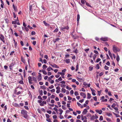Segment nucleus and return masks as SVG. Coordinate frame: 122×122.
Listing matches in <instances>:
<instances>
[{"mask_svg":"<svg viewBox=\"0 0 122 122\" xmlns=\"http://www.w3.org/2000/svg\"><path fill=\"white\" fill-rule=\"evenodd\" d=\"M21 113L23 115V117L25 118H27L28 115L27 112L25 110H22L21 111Z\"/></svg>","mask_w":122,"mask_h":122,"instance_id":"obj_1","label":"nucleus"},{"mask_svg":"<svg viewBox=\"0 0 122 122\" xmlns=\"http://www.w3.org/2000/svg\"><path fill=\"white\" fill-rule=\"evenodd\" d=\"M39 75L38 76V81H40L42 79L41 75L40 73H38Z\"/></svg>","mask_w":122,"mask_h":122,"instance_id":"obj_2","label":"nucleus"},{"mask_svg":"<svg viewBox=\"0 0 122 122\" xmlns=\"http://www.w3.org/2000/svg\"><path fill=\"white\" fill-rule=\"evenodd\" d=\"M50 65L53 68H59V67L55 64H54L53 65L50 64Z\"/></svg>","mask_w":122,"mask_h":122,"instance_id":"obj_3","label":"nucleus"},{"mask_svg":"<svg viewBox=\"0 0 122 122\" xmlns=\"http://www.w3.org/2000/svg\"><path fill=\"white\" fill-rule=\"evenodd\" d=\"M113 50L114 51H119V49H117V48L115 46H113Z\"/></svg>","mask_w":122,"mask_h":122,"instance_id":"obj_4","label":"nucleus"},{"mask_svg":"<svg viewBox=\"0 0 122 122\" xmlns=\"http://www.w3.org/2000/svg\"><path fill=\"white\" fill-rule=\"evenodd\" d=\"M69 27L68 26L62 27L61 28V30L63 31H65V29L66 30H68L69 29Z\"/></svg>","mask_w":122,"mask_h":122,"instance_id":"obj_5","label":"nucleus"},{"mask_svg":"<svg viewBox=\"0 0 122 122\" xmlns=\"http://www.w3.org/2000/svg\"><path fill=\"white\" fill-rule=\"evenodd\" d=\"M80 95L82 96L84 98H86V95L83 92H81L80 93Z\"/></svg>","mask_w":122,"mask_h":122,"instance_id":"obj_6","label":"nucleus"},{"mask_svg":"<svg viewBox=\"0 0 122 122\" xmlns=\"http://www.w3.org/2000/svg\"><path fill=\"white\" fill-rule=\"evenodd\" d=\"M100 40L103 41H106L108 40L107 38V37H102L100 38Z\"/></svg>","mask_w":122,"mask_h":122,"instance_id":"obj_7","label":"nucleus"},{"mask_svg":"<svg viewBox=\"0 0 122 122\" xmlns=\"http://www.w3.org/2000/svg\"><path fill=\"white\" fill-rule=\"evenodd\" d=\"M17 20L16 19L14 20V21H13L12 22V24H16V22L17 20L18 21H19L18 19V17H17Z\"/></svg>","mask_w":122,"mask_h":122,"instance_id":"obj_8","label":"nucleus"},{"mask_svg":"<svg viewBox=\"0 0 122 122\" xmlns=\"http://www.w3.org/2000/svg\"><path fill=\"white\" fill-rule=\"evenodd\" d=\"M87 112V110L86 109H85L83 110V111L82 112V114L84 115L86 114Z\"/></svg>","mask_w":122,"mask_h":122,"instance_id":"obj_9","label":"nucleus"},{"mask_svg":"<svg viewBox=\"0 0 122 122\" xmlns=\"http://www.w3.org/2000/svg\"><path fill=\"white\" fill-rule=\"evenodd\" d=\"M91 91L92 92V94L93 96H95L96 95V93H95V90L92 89L91 88Z\"/></svg>","mask_w":122,"mask_h":122,"instance_id":"obj_10","label":"nucleus"},{"mask_svg":"<svg viewBox=\"0 0 122 122\" xmlns=\"http://www.w3.org/2000/svg\"><path fill=\"white\" fill-rule=\"evenodd\" d=\"M58 110L59 112H60L59 113L61 115L63 112V111L61 108L59 109Z\"/></svg>","mask_w":122,"mask_h":122,"instance_id":"obj_11","label":"nucleus"},{"mask_svg":"<svg viewBox=\"0 0 122 122\" xmlns=\"http://www.w3.org/2000/svg\"><path fill=\"white\" fill-rule=\"evenodd\" d=\"M87 98L88 99H90L91 98V94L88 93H87Z\"/></svg>","mask_w":122,"mask_h":122,"instance_id":"obj_12","label":"nucleus"},{"mask_svg":"<svg viewBox=\"0 0 122 122\" xmlns=\"http://www.w3.org/2000/svg\"><path fill=\"white\" fill-rule=\"evenodd\" d=\"M66 62L67 63H69L70 62V60L69 59H67L65 60Z\"/></svg>","mask_w":122,"mask_h":122,"instance_id":"obj_13","label":"nucleus"},{"mask_svg":"<svg viewBox=\"0 0 122 122\" xmlns=\"http://www.w3.org/2000/svg\"><path fill=\"white\" fill-rule=\"evenodd\" d=\"M90 117V120H94V119H95V116L94 115L91 116Z\"/></svg>","mask_w":122,"mask_h":122,"instance_id":"obj_14","label":"nucleus"},{"mask_svg":"<svg viewBox=\"0 0 122 122\" xmlns=\"http://www.w3.org/2000/svg\"><path fill=\"white\" fill-rule=\"evenodd\" d=\"M80 18V15L79 14H78L77 15V21L78 22H79V21Z\"/></svg>","mask_w":122,"mask_h":122,"instance_id":"obj_15","label":"nucleus"},{"mask_svg":"<svg viewBox=\"0 0 122 122\" xmlns=\"http://www.w3.org/2000/svg\"><path fill=\"white\" fill-rule=\"evenodd\" d=\"M61 92L64 93L66 92V90L64 88H62L61 89Z\"/></svg>","mask_w":122,"mask_h":122,"instance_id":"obj_16","label":"nucleus"},{"mask_svg":"<svg viewBox=\"0 0 122 122\" xmlns=\"http://www.w3.org/2000/svg\"><path fill=\"white\" fill-rule=\"evenodd\" d=\"M60 38L58 37H57L55 39V41L54 42V43H55L57 41H58L60 40Z\"/></svg>","mask_w":122,"mask_h":122,"instance_id":"obj_17","label":"nucleus"},{"mask_svg":"<svg viewBox=\"0 0 122 122\" xmlns=\"http://www.w3.org/2000/svg\"><path fill=\"white\" fill-rule=\"evenodd\" d=\"M116 60L118 62L120 60V58L119 56L118 55L117 56L116 58Z\"/></svg>","mask_w":122,"mask_h":122,"instance_id":"obj_18","label":"nucleus"},{"mask_svg":"<svg viewBox=\"0 0 122 122\" xmlns=\"http://www.w3.org/2000/svg\"><path fill=\"white\" fill-rule=\"evenodd\" d=\"M108 52L109 54L110 57L111 58L112 57V53H111L110 51H108Z\"/></svg>","mask_w":122,"mask_h":122,"instance_id":"obj_19","label":"nucleus"},{"mask_svg":"<svg viewBox=\"0 0 122 122\" xmlns=\"http://www.w3.org/2000/svg\"><path fill=\"white\" fill-rule=\"evenodd\" d=\"M57 73L58 74H60L62 76V75H65V74L64 73H63L61 72H58Z\"/></svg>","mask_w":122,"mask_h":122,"instance_id":"obj_20","label":"nucleus"},{"mask_svg":"<svg viewBox=\"0 0 122 122\" xmlns=\"http://www.w3.org/2000/svg\"><path fill=\"white\" fill-rule=\"evenodd\" d=\"M14 105L15 106L18 107H20L19 105L16 103H15L14 104Z\"/></svg>","mask_w":122,"mask_h":122,"instance_id":"obj_21","label":"nucleus"},{"mask_svg":"<svg viewBox=\"0 0 122 122\" xmlns=\"http://www.w3.org/2000/svg\"><path fill=\"white\" fill-rule=\"evenodd\" d=\"M113 113L116 116V117H120V116L119 115L117 114L114 113V112H113Z\"/></svg>","mask_w":122,"mask_h":122,"instance_id":"obj_22","label":"nucleus"},{"mask_svg":"<svg viewBox=\"0 0 122 122\" xmlns=\"http://www.w3.org/2000/svg\"><path fill=\"white\" fill-rule=\"evenodd\" d=\"M96 68L97 69H99L100 66H99V64H97L96 65Z\"/></svg>","mask_w":122,"mask_h":122,"instance_id":"obj_23","label":"nucleus"},{"mask_svg":"<svg viewBox=\"0 0 122 122\" xmlns=\"http://www.w3.org/2000/svg\"><path fill=\"white\" fill-rule=\"evenodd\" d=\"M108 116V117H110V116H112V114L110 113H107L106 114Z\"/></svg>","mask_w":122,"mask_h":122,"instance_id":"obj_24","label":"nucleus"},{"mask_svg":"<svg viewBox=\"0 0 122 122\" xmlns=\"http://www.w3.org/2000/svg\"><path fill=\"white\" fill-rule=\"evenodd\" d=\"M28 79L29 81H32V80H31L32 78L31 76H29L28 77Z\"/></svg>","mask_w":122,"mask_h":122,"instance_id":"obj_25","label":"nucleus"},{"mask_svg":"<svg viewBox=\"0 0 122 122\" xmlns=\"http://www.w3.org/2000/svg\"><path fill=\"white\" fill-rule=\"evenodd\" d=\"M32 78H33V81H34L36 82H37V81L36 80V78L35 77L33 76Z\"/></svg>","mask_w":122,"mask_h":122,"instance_id":"obj_26","label":"nucleus"},{"mask_svg":"<svg viewBox=\"0 0 122 122\" xmlns=\"http://www.w3.org/2000/svg\"><path fill=\"white\" fill-rule=\"evenodd\" d=\"M41 88L42 89H46V87L44 85H43V86H41Z\"/></svg>","mask_w":122,"mask_h":122,"instance_id":"obj_27","label":"nucleus"},{"mask_svg":"<svg viewBox=\"0 0 122 122\" xmlns=\"http://www.w3.org/2000/svg\"><path fill=\"white\" fill-rule=\"evenodd\" d=\"M96 56H97V55L96 54H95L93 56V60L94 61L95 60Z\"/></svg>","mask_w":122,"mask_h":122,"instance_id":"obj_28","label":"nucleus"},{"mask_svg":"<svg viewBox=\"0 0 122 122\" xmlns=\"http://www.w3.org/2000/svg\"><path fill=\"white\" fill-rule=\"evenodd\" d=\"M109 67L106 65H105L104 66V68L106 70H107L109 69Z\"/></svg>","mask_w":122,"mask_h":122,"instance_id":"obj_29","label":"nucleus"},{"mask_svg":"<svg viewBox=\"0 0 122 122\" xmlns=\"http://www.w3.org/2000/svg\"><path fill=\"white\" fill-rule=\"evenodd\" d=\"M47 67V66L46 65L44 64L43 65L42 68L43 69H44L46 68Z\"/></svg>","mask_w":122,"mask_h":122,"instance_id":"obj_30","label":"nucleus"},{"mask_svg":"<svg viewBox=\"0 0 122 122\" xmlns=\"http://www.w3.org/2000/svg\"><path fill=\"white\" fill-rule=\"evenodd\" d=\"M66 85L65 84H61V86L62 87L64 88L65 87Z\"/></svg>","mask_w":122,"mask_h":122,"instance_id":"obj_31","label":"nucleus"},{"mask_svg":"<svg viewBox=\"0 0 122 122\" xmlns=\"http://www.w3.org/2000/svg\"><path fill=\"white\" fill-rule=\"evenodd\" d=\"M0 36L1 37V38L3 39L4 40L5 39V37L2 34H0Z\"/></svg>","mask_w":122,"mask_h":122,"instance_id":"obj_32","label":"nucleus"},{"mask_svg":"<svg viewBox=\"0 0 122 122\" xmlns=\"http://www.w3.org/2000/svg\"><path fill=\"white\" fill-rule=\"evenodd\" d=\"M42 72H43V74L45 75H46L47 74V73L45 71L42 70Z\"/></svg>","mask_w":122,"mask_h":122,"instance_id":"obj_33","label":"nucleus"},{"mask_svg":"<svg viewBox=\"0 0 122 122\" xmlns=\"http://www.w3.org/2000/svg\"><path fill=\"white\" fill-rule=\"evenodd\" d=\"M58 30V29L57 28H56L55 30H54L53 31V32H57Z\"/></svg>","mask_w":122,"mask_h":122,"instance_id":"obj_34","label":"nucleus"},{"mask_svg":"<svg viewBox=\"0 0 122 122\" xmlns=\"http://www.w3.org/2000/svg\"><path fill=\"white\" fill-rule=\"evenodd\" d=\"M46 121L48 122H51V120L49 118L46 119Z\"/></svg>","mask_w":122,"mask_h":122,"instance_id":"obj_35","label":"nucleus"},{"mask_svg":"<svg viewBox=\"0 0 122 122\" xmlns=\"http://www.w3.org/2000/svg\"><path fill=\"white\" fill-rule=\"evenodd\" d=\"M66 88L69 90H70L71 89V88L69 87L68 86H66Z\"/></svg>","mask_w":122,"mask_h":122,"instance_id":"obj_36","label":"nucleus"},{"mask_svg":"<svg viewBox=\"0 0 122 122\" xmlns=\"http://www.w3.org/2000/svg\"><path fill=\"white\" fill-rule=\"evenodd\" d=\"M39 93L40 95H43V91L42 90H41L39 92Z\"/></svg>","mask_w":122,"mask_h":122,"instance_id":"obj_37","label":"nucleus"},{"mask_svg":"<svg viewBox=\"0 0 122 122\" xmlns=\"http://www.w3.org/2000/svg\"><path fill=\"white\" fill-rule=\"evenodd\" d=\"M46 116L47 118H49L50 117V115L48 114H46Z\"/></svg>","mask_w":122,"mask_h":122,"instance_id":"obj_38","label":"nucleus"},{"mask_svg":"<svg viewBox=\"0 0 122 122\" xmlns=\"http://www.w3.org/2000/svg\"><path fill=\"white\" fill-rule=\"evenodd\" d=\"M81 2L82 4L83 5H85V2L84 0H81Z\"/></svg>","mask_w":122,"mask_h":122,"instance_id":"obj_39","label":"nucleus"},{"mask_svg":"<svg viewBox=\"0 0 122 122\" xmlns=\"http://www.w3.org/2000/svg\"><path fill=\"white\" fill-rule=\"evenodd\" d=\"M53 109L56 112H58V109L56 108V107H54L53 108Z\"/></svg>","mask_w":122,"mask_h":122,"instance_id":"obj_40","label":"nucleus"},{"mask_svg":"<svg viewBox=\"0 0 122 122\" xmlns=\"http://www.w3.org/2000/svg\"><path fill=\"white\" fill-rule=\"evenodd\" d=\"M85 2H86V5H87V6H88L90 7H91V5H89V4L88 3H87V2H86V1H85Z\"/></svg>","mask_w":122,"mask_h":122,"instance_id":"obj_41","label":"nucleus"},{"mask_svg":"<svg viewBox=\"0 0 122 122\" xmlns=\"http://www.w3.org/2000/svg\"><path fill=\"white\" fill-rule=\"evenodd\" d=\"M86 116L87 117L89 116L90 117H91V115L90 113H88L86 114Z\"/></svg>","mask_w":122,"mask_h":122,"instance_id":"obj_42","label":"nucleus"},{"mask_svg":"<svg viewBox=\"0 0 122 122\" xmlns=\"http://www.w3.org/2000/svg\"><path fill=\"white\" fill-rule=\"evenodd\" d=\"M56 96L54 95H52L51 96V98L53 99Z\"/></svg>","mask_w":122,"mask_h":122,"instance_id":"obj_43","label":"nucleus"},{"mask_svg":"<svg viewBox=\"0 0 122 122\" xmlns=\"http://www.w3.org/2000/svg\"><path fill=\"white\" fill-rule=\"evenodd\" d=\"M54 86L52 85H51V86H49V88L50 89H51L53 88H54Z\"/></svg>","mask_w":122,"mask_h":122,"instance_id":"obj_44","label":"nucleus"},{"mask_svg":"<svg viewBox=\"0 0 122 122\" xmlns=\"http://www.w3.org/2000/svg\"><path fill=\"white\" fill-rule=\"evenodd\" d=\"M103 120V117L102 116H100L99 118V120L100 121H102Z\"/></svg>","mask_w":122,"mask_h":122,"instance_id":"obj_45","label":"nucleus"},{"mask_svg":"<svg viewBox=\"0 0 122 122\" xmlns=\"http://www.w3.org/2000/svg\"><path fill=\"white\" fill-rule=\"evenodd\" d=\"M114 100V99H113L111 98H110V99L109 100V101L110 103H111L112 101Z\"/></svg>","mask_w":122,"mask_h":122,"instance_id":"obj_46","label":"nucleus"},{"mask_svg":"<svg viewBox=\"0 0 122 122\" xmlns=\"http://www.w3.org/2000/svg\"><path fill=\"white\" fill-rule=\"evenodd\" d=\"M59 96L61 97H63V95L61 93H60L59 94Z\"/></svg>","mask_w":122,"mask_h":122,"instance_id":"obj_47","label":"nucleus"},{"mask_svg":"<svg viewBox=\"0 0 122 122\" xmlns=\"http://www.w3.org/2000/svg\"><path fill=\"white\" fill-rule=\"evenodd\" d=\"M19 83L21 84H24L23 82V81L22 80H20V81L19 82Z\"/></svg>","mask_w":122,"mask_h":122,"instance_id":"obj_48","label":"nucleus"},{"mask_svg":"<svg viewBox=\"0 0 122 122\" xmlns=\"http://www.w3.org/2000/svg\"><path fill=\"white\" fill-rule=\"evenodd\" d=\"M101 60V59L99 58H97L96 60V62H98L100 61Z\"/></svg>","mask_w":122,"mask_h":122,"instance_id":"obj_49","label":"nucleus"},{"mask_svg":"<svg viewBox=\"0 0 122 122\" xmlns=\"http://www.w3.org/2000/svg\"><path fill=\"white\" fill-rule=\"evenodd\" d=\"M115 106H116V104L115 103H114L112 105L111 107H112L114 108L115 107Z\"/></svg>","mask_w":122,"mask_h":122,"instance_id":"obj_50","label":"nucleus"},{"mask_svg":"<svg viewBox=\"0 0 122 122\" xmlns=\"http://www.w3.org/2000/svg\"><path fill=\"white\" fill-rule=\"evenodd\" d=\"M50 98L49 97L46 100V101L48 102H49L50 101Z\"/></svg>","mask_w":122,"mask_h":122,"instance_id":"obj_51","label":"nucleus"},{"mask_svg":"<svg viewBox=\"0 0 122 122\" xmlns=\"http://www.w3.org/2000/svg\"><path fill=\"white\" fill-rule=\"evenodd\" d=\"M75 95V96H77L79 95V94L77 92H75L74 93Z\"/></svg>","mask_w":122,"mask_h":122,"instance_id":"obj_52","label":"nucleus"},{"mask_svg":"<svg viewBox=\"0 0 122 122\" xmlns=\"http://www.w3.org/2000/svg\"><path fill=\"white\" fill-rule=\"evenodd\" d=\"M50 91L51 92H54L55 91V90L54 89H53L52 90H51Z\"/></svg>","mask_w":122,"mask_h":122,"instance_id":"obj_53","label":"nucleus"},{"mask_svg":"<svg viewBox=\"0 0 122 122\" xmlns=\"http://www.w3.org/2000/svg\"><path fill=\"white\" fill-rule=\"evenodd\" d=\"M78 80L80 82H81V80H82V78H77Z\"/></svg>","mask_w":122,"mask_h":122,"instance_id":"obj_54","label":"nucleus"},{"mask_svg":"<svg viewBox=\"0 0 122 122\" xmlns=\"http://www.w3.org/2000/svg\"><path fill=\"white\" fill-rule=\"evenodd\" d=\"M110 63L109 61H108L106 63V64L107 66H109L110 65Z\"/></svg>","mask_w":122,"mask_h":122,"instance_id":"obj_55","label":"nucleus"},{"mask_svg":"<svg viewBox=\"0 0 122 122\" xmlns=\"http://www.w3.org/2000/svg\"><path fill=\"white\" fill-rule=\"evenodd\" d=\"M68 99L69 100H71L72 99V98L69 96H68Z\"/></svg>","mask_w":122,"mask_h":122,"instance_id":"obj_56","label":"nucleus"},{"mask_svg":"<svg viewBox=\"0 0 122 122\" xmlns=\"http://www.w3.org/2000/svg\"><path fill=\"white\" fill-rule=\"evenodd\" d=\"M47 112L49 114H51V110H49L48 111H47Z\"/></svg>","mask_w":122,"mask_h":122,"instance_id":"obj_57","label":"nucleus"},{"mask_svg":"<svg viewBox=\"0 0 122 122\" xmlns=\"http://www.w3.org/2000/svg\"><path fill=\"white\" fill-rule=\"evenodd\" d=\"M103 72H101L99 74V75L100 76H102V75L103 74Z\"/></svg>","mask_w":122,"mask_h":122,"instance_id":"obj_58","label":"nucleus"},{"mask_svg":"<svg viewBox=\"0 0 122 122\" xmlns=\"http://www.w3.org/2000/svg\"><path fill=\"white\" fill-rule=\"evenodd\" d=\"M53 118L54 119H56V118L57 117V116L56 115H54L53 116Z\"/></svg>","mask_w":122,"mask_h":122,"instance_id":"obj_59","label":"nucleus"},{"mask_svg":"<svg viewBox=\"0 0 122 122\" xmlns=\"http://www.w3.org/2000/svg\"><path fill=\"white\" fill-rule=\"evenodd\" d=\"M36 34L35 32L33 31L31 32V35H35Z\"/></svg>","mask_w":122,"mask_h":122,"instance_id":"obj_60","label":"nucleus"},{"mask_svg":"<svg viewBox=\"0 0 122 122\" xmlns=\"http://www.w3.org/2000/svg\"><path fill=\"white\" fill-rule=\"evenodd\" d=\"M20 43L21 45L22 46H23L24 45V44L23 42V41H21L20 42Z\"/></svg>","mask_w":122,"mask_h":122,"instance_id":"obj_61","label":"nucleus"},{"mask_svg":"<svg viewBox=\"0 0 122 122\" xmlns=\"http://www.w3.org/2000/svg\"><path fill=\"white\" fill-rule=\"evenodd\" d=\"M50 68V67L49 66L48 67L47 69V70H48V71H51V69Z\"/></svg>","mask_w":122,"mask_h":122,"instance_id":"obj_62","label":"nucleus"},{"mask_svg":"<svg viewBox=\"0 0 122 122\" xmlns=\"http://www.w3.org/2000/svg\"><path fill=\"white\" fill-rule=\"evenodd\" d=\"M95 101H96L97 100V98L96 96H95L93 97Z\"/></svg>","mask_w":122,"mask_h":122,"instance_id":"obj_63","label":"nucleus"},{"mask_svg":"<svg viewBox=\"0 0 122 122\" xmlns=\"http://www.w3.org/2000/svg\"><path fill=\"white\" fill-rule=\"evenodd\" d=\"M70 93L71 94H73L74 93V91L73 90H71L70 92Z\"/></svg>","mask_w":122,"mask_h":122,"instance_id":"obj_64","label":"nucleus"}]
</instances>
